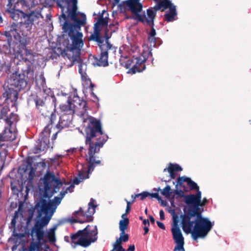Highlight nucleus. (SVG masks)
I'll use <instances>...</instances> for the list:
<instances>
[{"mask_svg": "<svg viewBox=\"0 0 251 251\" xmlns=\"http://www.w3.org/2000/svg\"><path fill=\"white\" fill-rule=\"evenodd\" d=\"M9 110L7 108H3L1 111L0 117L1 119H3L5 121V119L7 118H9L12 114H14L13 113H10L9 115H8V112Z\"/></svg>", "mask_w": 251, "mask_h": 251, "instance_id": "29", "label": "nucleus"}, {"mask_svg": "<svg viewBox=\"0 0 251 251\" xmlns=\"http://www.w3.org/2000/svg\"><path fill=\"white\" fill-rule=\"evenodd\" d=\"M72 118L73 115L61 114L59 123L56 125L57 128L61 129L69 126L71 124Z\"/></svg>", "mask_w": 251, "mask_h": 251, "instance_id": "18", "label": "nucleus"}, {"mask_svg": "<svg viewBox=\"0 0 251 251\" xmlns=\"http://www.w3.org/2000/svg\"><path fill=\"white\" fill-rule=\"evenodd\" d=\"M75 184L73 182V184L67 187L64 192H61V197H55L53 200L50 201L42 199L37 203L36 206L38 209V216L30 233L33 240L27 248H23L22 251H44L42 247L46 242L44 239L45 235L50 243L55 242V231L57 226L47 230L46 233L44 228L49 224L63 197L68 192L73 191Z\"/></svg>", "mask_w": 251, "mask_h": 251, "instance_id": "2", "label": "nucleus"}, {"mask_svg": "<svg viewBox=\"0 0 251 251\" xmlns=\"http://www.w3.org/2000/svg\"><path fill=\"white\" fill-rule=\"evenodd\" d=\"M139 1L140 0H127L119 4L118 7L121 12L128 10L135 16V18L137 20L146 23L150 25H152L155 17V11L152 9H148L147 14L141 15L140 13L141 12L143 6Z\"/></svg>", "mask_w": 251, "mask_h": 251, "instance_id": "5", "label": "nucleus"}, {"mask_svg": "<svg viewBox=\"0 0 251 251\" xmlns=\"http://www.w3.org/2000/svg\"><path fill=\"white\" fill-rule=\"evenodd\" d=\"M158 190H160L159 188ZM171 187L169 185H167L163 189L161 190V193L165 198H169L171 193Z\"/></svg>", "mask_w": 251, "mask_h": 251, "instance_id": "27", "label": "nucleus"}, {"mask_svg": "<svg viewBox=\"0 0 251 251\" xmlns=\"http://www.w3.org/2000/svg\"><path fill=\"white\" fill-rule=\"evenodd\" d=\"M50 134V130L49 127L46 126L43 131L41 133L38 142L36 147H35L33 150L34 153H38L49 148V136Z\"/></svg>", "mask_w": 251, "mask_h": 251, "instance_id": "15", "label": "nucleus"}, {"mask_svg": "<svg viewBox=\"0 0 251 251\" xmlns=\"http://www.w3.org/2000/svg\"><path fill=\"white\" fill-rule=\"evenodd\" d=\"M91 86L92 87L91 88V95H92V97H93L94 98H95L96 99H97V97L96 96V95L94 93V92H93V85L91 84Z\"/></svg>", "mask_w": 251, "mask_h": 251, "instance_id": "43", "label": "nucleus"}, {"mask_svg": "<svg viewBox=\"0 0 251 251\" xmlns=\"http://www.w3.org/2000/svg\"><path fill=\"white\" fill-rule=\"evenodd\" d=\"M16 214H17V212H15V215H14V218H13V219L12 220V221H11V225L15 226V225H16Z\"/></svg>", "mask_w": 251, "mask_h": 251, "instance_id": "39", "label": "nucleus"}, {"mask_svg": "<svg viewBox=\"0 0 251 251\" xmlns=\"http://www.w3.org/2000/svg\"><path fill=\"white\" fill-rule=\"evenodd\" d=\"M131 51H132V53H137V54H138V53L139 52V48L137 46H132L131 48V49H130Z\"/></svg>", "mask_w": 251, "mask_h": 251, "instance_id": "34", "label": "nucleus"}, {"mask_svg": "<svg viewBox=\"0 0 251 251\" xmlns=\"http://www.w3.org/2000/svg\"><path fill=\"white\" fill-rule=\"evenodd\" d=\"M57 135V132H56L55 133L53 134V135L52 137V140H55L56 139Z\"/></svg>", "mask_w": 251, "mask_h": 251, "instance_id": "46", "label": "nucleus"}, {"mask_svg": "<svg viewBox=\"0 0 251 251\" xmlns=\"http://www.w3.org/2000/svg\"><path fill=\"white\" fill-rule=\"evenodd\" d=\"M144 230L145 231L144 234H147L149 232V228L146 226L144 227Z\"/></svg>", "mask_w": 251, "mask_h": 251, "instance_id": "44", "label": "nucleus"}, {"mask_svg": "<svg viewBox=\"0 0 251 251\" xmlns=\"http://www.w3.org/2000/svg\"><path fill=\"white\" fill-rule=\"evenodd\" d=\"M150 220L151 222L152 223H153V224L154 223L155 220H154V218L152 216H150Z\"/></svg>", "mask_w": 251, "mask_h": 251, "instance_id": "47", "label": "nucleus"}, {"mask_svg": "<svg viewBox=\"0 0 251 251\" xmlns=\"http://www.w3.org/2000/svg\"><path fill=\"white\" fill-rule=\"evenodd\" d=\"M120 239H117L116 242L113 244V249L111 251H125V249L123 248L121 243H119Z\"/></svg>", "mask_w": 251, "mask_h": 251, "instance_id": "28", "label": "nucleus"}, {"mask_svg": "<svg viewBox=\"0 0 251 251\" xmlns=\"http://www.w3.org/2000/svg\"><path fill=\"white\" fill-rule=\"evenodd\" d=\"M105 37L106 39L104 40L98 34L92 35V39L98 42L100 50V56L97 62L98 65L100 66H107L108 65V55L114 56L116 52V48L108 42V39L109 37L106 35Z\"/></svg>", "mask_w": 251, "mask_h": 251, "instance_id": "9", "label": "nucleus"}, {"mask_svg": "<svg viewBox=\"0 0 251 251\" xmlns=\"http://www.w3.org/2000/svg\"><path fill=\"white\" fill-rule=\"evenodd\" d=\"M74 150H76V149H72L73 151H74Z\"/></svg>", "mask_w": 251, "mask_h": 251, "instance_id": "56", "label": "nucleus"}, {"mask_svg": "<svg viewBox=\"0 0 251 251\" xmlns=\"http://www.w3.org/2000/svg\"><path fill=\"white\" fill-rule=\"evenodd\" d=\"M56 118V114L55 113H52L50 116V122L51 123L53 122V121Z\"/></svg>", "mask_w": 251, "mask_h": 251, "instance_id": "40", "label": "nucleus"}, {"mask_svg": "<svg viewBox=\"0 0 251 251\" xmlns=\"http://www.w3.org/2000/svg\"><path fill=\"white\" fill-rule=\"evenodd\" d=\"M95 201L93 199H91L90 202L88 204L87 211L85 212L82 210V208H80L78 211H75L74 216L76 219L72 220V222H78L83 223L88 222L92 220V215L95 212Z\"/></svg>", "mask_w": 251, "mask_h": 251, "instance_id": "13", "label": "nucleus"}, {"mask_svg": "<svg viewBox=\"0 0 251 251\" xmlns=\"http://www.w3.org/2000/svg\"><path fill=\"white\" fill-rule=\"evenodd\" d=\"M126 201L127 203V206H126V213L123 214L122 215V218H124V217H125V216H126V214L128 213L129 212V211L130 210V205L131 204V202L127 201V200H126Z\"/></svg>", "mask_w": 251, "mask_h": 251, "instance_id": "33", "label": "nucleus"}, {"mask_svg": "<svg viewBox=\"0 0 251 251\" xmlns=\"http://www.w3.org/2000/svg\"><path fill=\"white\" fill-rule=\"evenodd\" d=\"M57 5L61 9L62 14L59 19L61 20L63 19L66 20L67 19L66 14L70 19H75V16L82 14L77 12V0H56Z\"/></svg>", "mask_w": 251, "mask_h": 251, "instance_id": "11", "label": "nucleus"}, {"mask_svg": "<svg viewBox=\"0 0 251 251\" xmlns=\"http://www.w3.org/2000/svg\"><path fill=\"white\" fill-rule=\"evenodd\" d=\"M74 98V102L76 100L78 101L76 104L71 103L68 100L66 103L61 104L60 108L63 112L62 114L73 115L75 112H77L78 115L84 119V122L88 124L85 129L86 144H89V149L86 155V160L89 165L80 164L78 166V177L74 179V183L77 185L84 179L88 178L89 174L94 170L95 166L100 164V160H96L95 154L98 152L100 148L102 147L108 137L103 133L99 121L91 117L85 119V117L87 116L86 101L81 100L78 97Z\"/></svg>", "mask_w": 251, "mask_h": 251, "instance_id": "1", "label": "nucleus"}, {"mask_svg": "<svg viewBox=\"0 0 251 251\" xmlns=\"http://www.w3.org/2000/svg\"><path fill=\"white\" fill-rule=\"evenodd\" d=\"M207 202L208 200H207V199L205 198H203L202 201H200V206H204Z\"/></svg>", "mask_w": 251, "mask_h": 251, "instance_id": "35", "label": "nucleus"}, {"mask_svg": "<svg viewBox=\"0 0 251 251\" xmlns=\"http://www.w3.org/2000/svg\"><path fill=\"white\" fill-rule=\"evenodd\" d=\"M134 197H135V195H132L131 196V198L132 199V202L134 201V200L136 199V198H134Z\"/></svg>", "mask_w": 251, "mask_h": 251, "instance_id": "51", "label": "nucleus"}, {"mask_svg": "<svg viewBox=\"0 0 251 251\" xmlns=\"http://www.w3.org/2000/svg\"><path fill=\"white\" fill-rule=\"evenodd\" d=\"M134 250L135 247L133 245H130L127 249V251H134Z\"/></svg>", "mask_w": 251, "mask_h": 251, "instance_id": "42", "label": "nucleus"}, {"mask_svg": "<svg viewBox=\"0 0 251 251\" xmlns=\"http://www.w3.org/2000/svg\"><path fill=\"white\" fill-rule=\"evenodd\" d=\"M98 230L96 226H87L83 230H78L71 236V245L73 248L77 245L83 247H88L97 240Z\"/></svg>", "mask_w": 251, "mask_h": 251, "instance_id": "6", "label": "nucleus"}, {"mask_svg": "<svg viewBox=\"0 0 251 251\" xmlns=\"http://www.w3.org/2000/svg\"><path fill=\"white\" fill-rule=\"evenodd\" d=\"M107 23L108 18L107 16H105V17H102L99 18L97 23L95 25V29L93 35H95V34H98L99 35L97 30L98 27L100 26H105L107 25Z\"/></svg>", "mask_w": 251, "mask_h": 251, "instance_id": "24", "label": "nucleus"}, {"mask_svg": "<svg viewBox=\"0 0 251 251\" xmlns=\"http://www.w3.org/2000/svg\"><path fill=\"white\" fill-rule=\"evenodd\" d=\"M18 116L12 114L9 118L5 119V126L3 132L0 135V149L7 147L6 142H11L15 140L17 135L16 123L18 121Z\"/></svg>", "mask_w": 251, "mask_h": 251, "instance_id": "10", "label": "nucleus"}, {"mask_svg": "<svg viewBox=\"0 0 251 251\" xmlns=\"http://www.w3.org/2000/svg\"><path fill=\"white\" fill-rule=\"evenodd\" d=\"M11 189H12V190L14 192H16V187L13 186V184H11Z\"/></svg>", "mask_w": 251, "mask_h": 251, "instance_id": "49", "label": "nucleus"}, {"mask_svg": "<svg viewBox=\"0 0 251 251\" xmlns=\"http://www.w3.org/2000/svg\"><path fill=\"white\" fill-rule=\"evenodd\" d=\"M156 4L151 9L155 11V14L157 10L164 11L167 8L169 9L168 12L165 15V19L167 22H172L176 20L175 17L177 13L176 6L169 0H153Z\"/></svg>", "mask_w": 251, "mask_h": 251, "instance_id": "12", "label": "nucleus"}, {"mask_svg": "<svg viewBox=\"0 0 251 251\" xmlns=\"http://www.w3.org/2000/svg\"><path fill=\"white\" fill-rule=\"evenodd\" d=\"M155 30L153 27H152L148 35V40L150 43L151 47H155L160 45V43H159L160 41L159 39L155 37Z\"/></svg>", "mask_w": 251, "mask_h": 251, "instance_id": "22", "label": "nucleus"}, {"mask_svg": "<svg viewBox=\"0 0 251 251\" xmlns=\"http://www.w3.org/2000/svg\"><path fill=\"white\" fill-rule=\"evenodd\" d=\"M106 14L107 15H108L104 10L103 11V14Z\"/></svg>", "mask_w": 251, "mask_h": 251, "instance_id": "55", "label": "nucleus"}, {"mask_svg": "<svg viewBox=\"0 0 251 251\" xmlns=\"http://www.w3.org/2000/svg\"><path fill=\"white\" fill-rule=\"evenodd\" d=\"M14 33H15L14 29V28H13V29H11V30H10V35H11V36H12V35H13V36H15V34H14Z\"/></svg>", "mask_w": 251, "mask_h": 251, "instance_id": "48", "label": "nucleus"}, {"mask_svg": "<svg viewBox=\"0 0 251 251\" xmlns=\"http://www.w3.org/2000/svg\"><path fill=\"white\" fill-rule=\"evenodd\" d=\"M183 182H186L191 189H197L199 190V186L195 182L192 181L190 178L185 176H181L179 177L177 179V185H181Z\"/></svg>", "mask_w": 251, "mask_h": 251, "instance_id": "20", "label": "nucleus"}, {"mask_svg": "<svg viewBox=\"0 0 251 251\" xmlns=\"http://www.w3.org/2000/svg\"><path fill=\"white\" fill-rule=\"evenodd\" d=\"M168 171L171 178H175L176 176V172L182 171L181 167L176 164L170 163L168 168L164 169V172Z\"/></svg>", "mask_w": 251, "mask_h": 251, "instance_id": "21", "label": "nucleus"}, {"mask_svg": "<svg viewBox=\"0 0 251 251\" xmlns=\"http://www.w3.org/2000/svg\"><path fill=\"white\" fill-rule=\"evenodd\" d=\"M181 224L184 232L187 234L191 233L192 238L197 240L199 238H204L212 228L214 223L198 214L195 221H191L188 216H184L182 219Z\"/></svg>", "mask_w": 251, "mask_h": 251, "instance_id": "4", "label": "nucleus"}, {"mask_svg": "<svg viewBox=\"0 0 251 251\" xmlns=\"http://www.w3.org/2000/svg\"><path fill=\"white\" fill-rule=\"evenodd\" d=\"M145 212H146V213H147V209L145 210Z\"/></svg>", "mask_w": 251, "mask_h": 251, "instance_id": "59", "label": "nucleus"}, {"mask_svg": "<svg viewBox=\"0 0 251 251\" xmlns=\"http://www.w3.org/2000/svg\"><path fill=\"white\" fill-rule=\"evenodd\" d=\"M160 219L161 220H164L165 219V214L163 210H160L159 211Z\"/></svg>", "mask_w": 251, "mask_h": 251, "instance_id": "36", "label": "nucleus"}, {"mask_svg": "<svg viewBox=\"0 0 251 251\" xmlns=\"http://www.w3.org/2000/svg\"><path fill=\"white\" fill-rule=\"evenodd\" d=\"M23 228H24V230L21 233L16 232L15 229L13 232V236L14 237V239L16 240V243L18 242V240H20L19 242V243L21 242V241L25 240L24 238L25 237L26 235V228L25 227H23Z\"/></svg>", "mask_w": 251, "mask_h": 251, "instance_id": "25", "label": "nucleus"}, {"mask_svg": "<svg viewBox=\"0 0 251 251\" xmlns=\"http://www.w3.org/2000/svg\"><path fill=\"white\" fill-rule=\"evenodd\" d=\"M40 16V14L38 12H31L28 14H25L23 17V22L25 23H32L33 25L34 22L38 19Z\"/></svg>", "mask_w": 251, "mask_h": 251, "instance_id": "23", "label": "nucleus"}, {"mask_svg": "<svg viewBox=\"0 0 251 251\" xmlns=\"http://www.w3.org/2000/svg\"><path fill=\"white\" fill-rule=\"evenodd\" d=\"M149 196H151V198H155L157 199L158 200H159L160 199V197H159L158 194L157 193L150 194Z\"/></svg>", "mask_w": 251, "mask_h": 251, "instance_id": "37", "label": "nucleus"}, {"mask_svg": "<svg viewBox=\"0 0 251 251\" xmlns=\"http://www.w3.org/2000/svg\"><path fill=\"white\" fill-rule=\"evenodd\" d=\"M118 239H120L119 243H121V242L122 241L126 242L128 239V236L127 234H126L125 233H124V234H122V232H121L120 237L119 238H118Z\"/></svg>", "mask_w": 251, "mask_h": 251, "instance_id": "32", "label": "nucleus"}, {"mask_svg": "<svg viewBox=\"0 0 251 251\" xmlns=\"http://www.w3.org/2000/svg\"><path fill=\"white\" fill-rule=\"evenodd\" d=\"M112 25H109V27H111V26Z\"/></svg>", "mask_w": 251, "mask_h": 251, "instance_id": "58", "label": "nucleus"}, {"mask_svg": "<svg viewBox=\"0 0 251 251\" xmlns=\"http://www.w3.org/2000/svg\"><path fill=\"white\" fill-rule=\"evenodd\" d=\"M171 232L173 238L175 243L176 244L174 251H185L184 248V239L181 231L178 225V222L174 220L172 226Z\"/></svg>", "mask_w": 251, "mask_h": 251, "instance_id": "14", "label": "nucleus"}, {"mask_svg": "<svg viewBox=\"0 0 251 251\" xmlns=\"http://www.w3.org/2000/svg\"><path fill=\"white\" fill-rule=\"evenodd\" d=\"M80 151H82V150H83V147H80L79 149H78Z\"/></svg>", "mask_w": 251, "mask_h": 251, "instance_id": "53", "label": "nucleus"}, {"mask_svg": "<svg viewBox=\"0 0 251 251\" xmlns=\"http://www.w3.org/2000/svg\"><path fill=\"white\" fill-rule=\"evenodd\" d=\"M17 98H18V94H17V93H16L14 94V99H15V100H17Z\"/></svg>", "mask_w": 251, "mask_h": 251, "instance_id": "50", "label": "nucleus"}, {"mask_svg": "<svg viewBox=\"0 0 251 251\" xmlns=\"http://www.w3.org/2000/svg\"><path fill=\"white\" fill-rule=\"evenodd\" d=\"M11 85L19 90L24 88L27 85L25 75L24 74H13L11 77Z\"/></svg>", "mask_w": 251, "mask_h": 251, "instance_id": "16", "label": "nucleus"}, {"mask_svg": "<svg viewBox=\"0 0 251 251\" xmlns=\"http://www.w3.org/2000/svg\"><path fill=\"white\" fill-rule=\"evenodd\" d=\"M36 83L39 87H44V85H45V78L43 75H40L39 78L36 80Z\"/></svg>", "mask_w": 251, "mask_h": 251, "instance_id": "30", "label": "nucleus"}, {"mask_svg": "<svg viewBox=\"0 0 251 251\" xmlns=\"http://www.w3.org/2000/svg\"><path fill=\"white\" fill-rule=\"evenodd\" d=\"M2 22V18L1 17V16L0 15V24Z\"/></svg>", "mask_w": 251, "mask_h": 251, "instance_id": "54", "label": "nucleus"}, {"mask_svg": "<svg viewBox=\"0 0 251 251\" xmlns=\"http://www.w3.org/2000/svg\"><path fill=\"white\" fill-rule=\"evenodd\" d=\"M115 4H117L119 2L120 0H114Z\"/></svg>", "mask_w": 251, "mask_h": 251, "instance_id": "52", "label": "nucleus"}, {"mask_svg": "<svg viewBox=\"0 0 251 251\" xmlns=\"http://www.w3.org/2000/svg\"><path fill=\"white\" fill-rule=\"evenodd\" d=\"M19 42L23 44L24 46H25L26 45V40L25 39H19Z\"/></svg>", "mask_w": 251, "mask_h": 251, "instance_id": "41", "label": "nucleus"}, {"mask_svg": "<svg viewBox=\"0 0 251 251\" xmlns=\"http://www.w3.org/2000/svg\"><path fill=\"white\" fill-rule=\"evenodd\" d=\"M201 198V193L198 190L197 193L194 195H190L185 198V203L188 205H192L196 209L200 206V201Z\"/></svg>", "mask_w": 251, "mask_h": 251, "instance_id": "17", "label": "nucleus"}, {"mask_svg": "<svg viewBox=\"0 0 251 251\" xmlns=\"http://www.w3.org/2000/svg\"><path fill=\"white\" fill-rule=\"evenodd\" d=\"M140 218V220H142V219H143V218H142V217H140V218Z\"/></svg>", "mask_w": 251, "mask_h": 251, "instance_id": "57", "label": "nucleus"}, {"mask_svg": "<svg viewBox=\"0 0 251 251\" xmlns=\"http://www.w3.org/2000/svg\"><path fill=\"white\" fill-rule=\"evenodd\" d=\"M143 224H144V225H145V226H146V225H149V221H148V220H145H145H143Z\"/></svg>", "mask_w": 251, "mask_h": 251, "instance_id": "45", "label": "nucleus"}, {"mask_svg": "<svg viewBox=\"0 0 251 251\" xmlns=\"http://www.w3.org/2000/svg\"><path fill=\"white\" fill-rule=\"evenodd\" d=\"M156 223L159 228H160L162 229H165V226L163 223L159 222V221H157Z\"/></svg>", "mask_w": 251, "mask_h": 251, "instance_id": "38", "label": "nucleus"}, {"mask_svg": "<svg viewBox=\"0 0 251 251\" xmlns=\"http://www.w3.org/2000/svg\"><path fill=\"white\" fill-rule=\"evenodd\" d=\"M151 53L149 49L147 50H144L142 54L137 56L136 54H133L129 58L126 56H122L120 59V64L126 68L131 67L128 71V73L135 74L136 72H140L145 69L144 62L147 59L151 56Z\"/></svg>", "mask_w": 251, "mask_h": 251, "instance_id": "7", "label": "nucleus"}, {"mask_svg": "<svg viewBox=\"0 0 251 251\" xmlns=\"http://www.w3.org/2000/svg\"><path fill=\"white\" fill-rule=\"evenodd\" d=\"M150 195V194L147 192H143V193H141L140 194H135L134 198L140 197V199L141 200H143Z\"/></svg>", "mask_w": 251, "mask_h": 251, "instance_id": "31", "label": "nucleus"}, {"mask_svg": "<svg viewBox=\"0 0 251 251\" xmlns=\"http://www.w3.org/2000/svg\"><path fill=\"white\" fill-rule=\"evenodd\" d=\"M40 186L41 193L46 198H50L56 193L62 186L60 179L53 173L47 171L44 177L41 179Z\"/></svg>", "mask_w": 251, "mask_h": 251, "instance_id": "8", "label": "nucleus"}, {"mask_svg": "<svg viewBox=\"0 0 251 251\" xmlns=\"http://www.w3.org/2000/svg\"><path fill=\"white\" fill-rule=\"evenodd\" d=\"M75 19H71L74 22V24L68 23L66 20L62 25V29L70 37L71 43L67 41L63 43L65 48L62 51L61 55L65 59H68V66L71 67L75 63L79 64V73L82 79L86 80L87 65L82 62L79 56L81 49L83 46V34L80 32V26L85 24L86 18L84 14H82L75 16Z\"/></svg>", "mask_w": 251, "mask_h": 251, "instance_id": "3", "label": "nucleus"}, {"mask_svg": "<svg viewBox=\"0 0 251 251\" xmlns=\"http://www.w3.org/2000/svg\"><path fill=\"white\" fill-rule=\"evenodd\" d=\"M123 219V220L120 221L119 228L122 233L124 234L129 223V220L127 218H125L124 217Z\"/></svg>", "mask_w": 251, "mask_h": 251, "instance_id": "26", "label": "nucleus"}, {"mask_svg": "<svg viewBox=\"0 0 251 251\" xmlns=\"http://www.w3.org/2000/svg\"><path fill=\"white\" fill-rule=\"evenodd\" d=\"M32 26V23H25L22 21L20 25V32H21L22 35L26 37L30 33Z\"/></svg>", "mask_w": 251, "mask_h": 251, "instance_id": "19", "label": "nucleus"}]
</instances>
